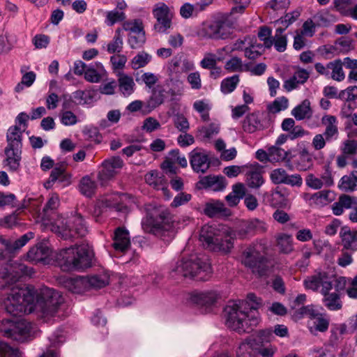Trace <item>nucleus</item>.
I'll use <instances>...</instances> for the list:
<instances>
[{
	"instance_id": "nucleus-52",
	"label": "nucleus",
	"mask_w": 357,
	"mask_h": 357,
	"mask_svg": "<svg viewBox=\"0 0 357 357\" xmlns=\"http://www.w3.org/2000/svg\"><path fill=\"white\" fill-rule=\"evenodd\" d=\"M220 131V124L211 123L198 128L199 135L204 139H209L217 135Z\"/></svg>"
},
{
	"instance_id": "nucleus-11",
	"label": "nucleus",
	"mask_w": 357,
	"mask_h": 357,
	"mask_svg": "<svg viewBox=\"0 0 357 357\" xmlns=\"http://www.w3.org/2000/svg\"><path fill=\"white\" fill-rule=\"evenodd\" d=\"M153 15L157 20L154 25L155 31L164 33L170 28L172 13L167 4L163 2L156 3L153 9Z\"/></svg>"
},
{
	"instance_id": "nucleus-2",
	"label": "nucleus",
	"mask_w": 357,
	"mask_h": 357,
	"mask_svg": "<svg viewBox=\"0 0 357 357\" xmlns=\"http://www.w3.org/2000/svg\"><path fill=\"white\" fill-rule=\"evenodd\" d=\"M91 247H66L52 250L51 247H31L26 254L28 261L44 264H56L64 271L90 267L94 260Z\"/></svg>"
},
{
	"instance_id": "nucleus-53",
	"label": "nucleus",
	"mask_w": 357,
	"mask_h": 357,
	"mask_svg": "<svg viewBox=\"0 0 357 357\" xmlns=\"http://www.w3.org/2000/svg\"><path fill=\"white\" fill-rule=\"evenodd\" d=\"M127 60L126 56L123 54H117L110 57L112 70L116 75L119 73H124L123 70L125 68Z\"/></svg>"
},
{
	"instance_id": "nucleus-40",
	"label": "nucleus",
	"mask_w": 357,
	"mask_h": 357,
	"mask_svg": "<svg viewBox=\"0 0 357 357\" xmlns=\"http://www.w3.org/2000/svg\"><path fill=\"white\" fill-rule=\"evenodd\" d=\"M266 48L262 43H258L255 37H252V43L245 49V57L249 59H256L261 56Z\"/></svg>"
},
{
	"instance_id": "nucleus-28",
	"label": "nucleus",
	"mask_w": 357,
	"mask_h": 357,
	"mask_svg": "<svg viewBox=\"0 0 357 357\" xmlns=\"http://www.w3.org/2000/svg\"><path fill=\"white\" fill-rule=\"evenodd\" d=\"M50 345L40 357H58V348L65 342L62 331H56L49 337Z\"/></svg>"
},
{
	"instance_id": "nucleus-32",
	"label": "nucleus",
	"mask_w": 357,
	"mask_h": 357,
	"mask_svg": "<svg viewBox=\"0 0 357 357\" xmlns=\"http://www.w3.org/2000/svg\"><path fill=\"white\" fill-rule=\"evenodd\" d=\"M331 291L327 290L324 292H321L324 296L322 302L329 310L337 311L342 307L340 293L336 291L330 292Z\"/></svg>"
},
{
	"instance_id": "nucleus-29",
	"label": "nucleus",
	"mask_w": 357,
	"mask_h": 357,
	"mask_svg": "<svg viewBox=\"0 0 357 357\" xmlns=\"http://www.w3.org/2000/svg\"><path fill=\"white\" fill-rule=\"evenodd\" d=\"M357 204V197L348 195H342L338 200L334 202L331 206L333 213L335 215H341L344 209H349Z\"/></svg>"
},
{
	"instance_id": "nucleus-56",
	"label": "nucleus",
	"mask_w": 357,
	"mask_h": 357,
	"mask_svg": "<svg viewBox=\"0 0 357 357\" xmlns=\"http://www.w3.org/2000/svg\"><path fill=\"white\" fill-rule=\"evenodd\" d=\"M340 236L344 245H351L357 243V231L351 230L347 227H343L340 231Z\"/></svg>"
},
{
	"instance_id": "nucleus-20",
	"label": "nucleus",
	"mask_w": 357,
	"mask_h": 357,
	"mask_svg": "<svg viewBox=\"0 0 357 357\" xmlns=\"http://www.w3.org/2000/svg\"><path fill=\"white\" fill-rule=\"evenodd\" d=\"M334 193L331 190H321L312 195H305L304 199L313 207H322L334 200Z\"/></svg>"
},
{
	"instance_id": "nucleus-1",
	"label": "nucleus",
	"mask_w": 357,
	"mask_h": 357,
	"mask_svg": "<svg viewBox=\"0 0 357 357\" xmlns=\"http://www.w3.org/2000/svg\"><path fill=\"white\" fill-rule=\"evenodd\" d=\"M64 302L62 295L57 291L43 287L35 290L31 287L12 286L3 300L6 312L14 316L36 312L45 321L58 317Z\"/></svg>"
},
{
	"instance_id": "nucleus-54",
	"label": "nucleus",
	"mask_w": 357,
	"mask_h": 357,
	"mask_svg": "<svg viewBox=\"0 0 357 357\" xmlns=\"http://www.w3.org/2000/svg\"><path fill=\"white\" fill-rule=\"evenodd\" d=\"M347 326L344 324H335L331 328L329 341L332 345L337 344L341 340L342 335L345 333Z\"/></svg>"
},
{
	"instance_id": "nucleus-16",
	"label": "nucleus",
	"mask_w": 357,
	"mask_h": 357,
	"mask_svg": "<svg viewBox=\"0 0 357 357\" xmlns=\"http://www.w3.org/2000/svg\"><path fill=\"white\" fill-rule=\"evenodd\" d=\"M293 158L294 163L298 171H307L313 167L312 153L305 146H299L297 153Z\"/></svg>"
},
{
	"instance_id": "nucleus-15",
	"label": "nucleus",
	"mask_w": 357,
	"mask_h": 357,
	"mask_svg": "<svg viewBox=\"0 0 357 357\" xmlns=\"http://www.w3.org/2000/svg\"><path fill=\"white\" fill-rule=\"evenodd\" d=\"M190 163L192 169L197 173H204L210 167L208 154L199 149H195L190 153Z\"/></svg>"
},
{
	"instance_id": "nucleus-27",
	"label": "nucleus",
	"mask_w": 357,
	"mask_h": 357,
	"mask_svg": "<svg viewBox=\"0 0 357 357\" xmlns=\"http://www.w3.org/2000/svg\"><path fill=\"white\" fill-rule=\"evenodd\" d=\"M264 125L259 112L248 114L242 121V128L244 132L254 133L264 129Z\"/></svg>"
},
{
	"instance_id": "nucleus-42",
	"label": "nucleus",
	"mask_w": 357,
	"mask_h": 357,
	"mask_svg": "<svg viewBox=\"0 0 357 357\" xmlns=\"http://www.w3.org/2000/svg\"><path fill=\"white\" fill-rule=\"evenodd\" d=\"M263 197L264 200L273 207H282L286 204L285 196L278 190H273L271 192H266Z\"/></svg>"
},
{
	"instance_id": "nucleus-41",
	"label": "nucleus",
	"mask_w": 357,
	"mask_h": 357,
	"mask_svg": "<svg viewBox=\"0 0 357 357\" xmlns=\"http://www.w3.org/2000/svg\"><path fill=\"white\" fill-rule=\"evenodd\" d=\"M113 257L122 259V263H128L135 258V252L131 247H114V250L109 252Z\"/></svg>"
},
{
	"instance_id": "nucleus-13",
	"label": "nucleus",
	"mask_w": 357,
	"mask_h": 357,
	"mask_svg": "<svg viewBox=\"0 0 357 357\" xmlns=\"http://www.w3.org/2000/svg\"><path fill=\"white\" fill-rule=\"evenodd\" d=\"M270 179L275 185L286 184L291 186L300 187L303 184V179L300 174H288L283 168H276L270 173Z\"/></svg>"
},
{
	"instance_id": "nucleus-4",
	"label": "nucleus",
	"mask_w": 357,
	"mask_h": 357,
	"mask_svg": "<svg viewBox=\"0 0 357 357\" xmlns=\"http://www.w3.org/2000/svg\"><path fill=\"white\" fill-rule=\"evenodd\" d=\"M212 274L213 269L209 258L200 253L183 257L175 264L170 272L171 277L174 279L186 278L202 281L209 280Z\"/></svg>"
},
{
	"instance_id": "nucleus-8",
	"label": "nucleus",
	"mask_w": 357,
	"mask_h": 357,
	"mask_svg": "<svg viewBox=\"0 0 357 357\" xmlns=\"http://www.w3.org/2000/svg\"><path fill=\"white\" fill-rule=\"evenodd\" d=\"M8 266L0 268V289L6 288L24 276L31 277L34 274L33 268L22 263L15 261Z\"/></svg>"
},
{
	"instance_id": "nucleus-24",
	"label": "nucleus",
	"mask_w": 357,
	"mask_h": 357,
	"mask_svg": "<svg viewBox=\"0 0 357 357\" xmlns=\"http://www.w3.org/2000/svg\"><path fill=\"white\" fill-rule=\"evenodd\" d=\"M321 123L325 126L324 135L326 140L331 142L333 139H337L339 130H338V121L336 116L329 114L324 115L321 118Z\"/></svg>"
},
{
	"instance_id": "nucleus-25",
	"label": "nucleus",
	"mask_w": 357,
	"mask_h": 357,
	"mask_svg": "<svg viewBox=\"0 0 357 357\" xmlns=\"http://www.w3.org/2000/svg\"><path fill=\"white\" fill-rule=\"evenodd\" d=\"M309 77L310 73L307 70L299 68L291 77L284 82L283 87L287 91L290 92L297 89L300 84L305 83Z\"/></svg>"
},
{
	"instance_id": "nucleus-18",
	"label": "nucleus",
	"mask_w": 357,
	"mask_h": 357,
	"mask_svg": "<svg viewBox=\"0 0 357 357\" xmlns=\"http://www.w3.org/2000/svg\"><path fill=\"white\" fill-rule=\"evenodd\" d=\"M150 231L160 236L165 243H169L176 235L173 223L165 219L161 222L154 224Z\"/></svg>"
},
{
	"instance_id": "nucleus-64",
	"label": "nucleus",
	"mask_w": 357,
	"mask_h": 357,
	"mask_svg": "<svg viewBox=\"0 0 357 357\" xmlns=\"http://www.w3.org/2000/svg\"><path fill=\"white\" fill-rule=\"evenodd\" d=\"M0 357H21L17 349L10 347L7 343L0 342Z\"/></svg>"
},
{
	"instance_id": "nucleus-30",
	"label": "nucleus",
	"mask_w": 357,
	"mask_h": 357,
	"mask_svg": "<svg viewBox=\"0 0 357 357\" xmlns=\"http://www.w3.org/2000/svg\"><path fill=\"white\" fill-rule=\"evenodd\" d=\"M257 341L250 338L243 341L236 351V357H257Z\"/></svg>"
},
{
	"instance_id": "nucleus-57",
	"label": "nucleus",
	"mask_w": 357,
	"mask_h": 357,
	"mask_svg": "<svg viewBox=\"0 0 357 357\" xmlns=\"http://www.w3.org/2000/svg\"><path fill=\"white\" fill-rule=\"evenodd\" d=\"M151 60V56L145 52H141L131 60L132 68L135 70L146 66Z\"/></svg>"
},
{
	"instance_id": "nucleus-58",
	"label": "nucleus",
	"mask_w": 357,
	"mask_h": 357,
	"mask_svg": "<svg viewBox=\"0 0 357 357\" xmlns=\"http://www.w3.org/2000/svg\"><path fill=\"white\" fill-rule=\"evenodd\" d=\"M59 118L65 126H73L79 122L78 117L70 110H61Z\"/></svg>"
},
{
	"instance_id": "nucleus-50",
	"label": "nucleus",
	"mask_w": 357,
	"mask_h": 357,
	"mask_svg": "<svg viewBox=\"0 0 357 357\" xmlns=\"http://www.w3.org/2000/svg\"><path fill=\"white\" fill-rule=\"evenodd\" d=\"M123 29L129 32V36L145 31L143 22L140 19L125 21L123 23Z\"/></svg>"
},
{
	"instance_id": "nucleus-33",
	"label": "nucleus",
	"mask_w": 357,
	"mask_h": 357,
	"mask_svg": "<svg viewBox=\"0 0 357 357\" xmlns=\"http://www.w3.org/2000/svg\"><path fill=\"white\" fill-rule=\"evenodd\" d=\"M204 213L209 218H213L218 214L230 215V211L227 208L223 202L219 200H212L206 203Z\"/></svg>"
},
{
	"instance_id": "nucleus-7",
	"label": "nucleus",
	"mask_w": 357,
	"mask_h": 357,
	"mask_svg": "<svg viewBox=\"0 0 357 357\" xmlns=\"http://www.w3.org/2000/svg\"><path fill=\"white\" fill-rule=\"evenodd\" d=\"M240 261L259 276L267 275L272 266L271 261L256 250L255 247H247L240 256Z\"/></svg>"
},
{
	"instance_id": "nucleus-35",
	"label": "nucleus",
	"mask_w": 357,
	"mask_h": 357,
	"mask_svg": "<svg viewBox=\"0 0 357 357\" xmlns=\"http://www.w3.org/2000/svg\"><path fill=\"white\" fill-rule=\"evenodd\" d=\"M245 181L249 188L255 189L259 188L264 183L261 171L253 167H250L247 171Z\"/></svg>"
},
{
	"instance_id": "nucleus-9",
	"label": "nucleus",
	"mask_w": 357,
	"mask_h": 357,
	"mask_svg": "<svg viewBox=\"0 0 357 357\" xmlns=\"http://www.w3.org/2000/svg\"><path fill=\"white\" fill-rule=\"evenodd\" d=\"M220 299V293L215 289L193 291L190 296V302L204 309L206 312H209L215 307Z\"/></svg>"
},
{
	"instance_id": "nucleus-48",
	"label": "nucleus",
	"mask_w": 357,
	"mask_h": 357,
	"mask_svg": "<svg viewBox=\"0 0 357 357\" xmlns=\"http://www.w3.org/2000/svg\"><path fill=\"white\" fill-rule=\"evenodd\" d=\"M240 82L238 75H234L223 79L220 83V91L223 94H229L233 92Z\"/></svg>"
},
{
	"instance_id": "nucleus-49",
	"label": "nucleus",
	"mask_w": 357,
	"mask_h": 357,
	"mask_svg": "<svg viewBox=\"0 0 357 357\" xmlns=\"http://www.w3.org/2000/svg\"><path fill=\"white\" fill-rule=\"evenodd\" d=\"M331 70L329 77L337 82H342L345 78V74L342 68V60L336 59L330 62Z\"/></svg>"
},
{
	"instance_id": "nucleus-63",
	"label": "nucleus",
	"mask_w": 357,
	"mask_h": 357,
	"mask_svg": "<svg viewBox=\"0 0 357 357\" xmlns=\"http://www.w3.org/2000/svg\"><path fill=\"white\" fill-rule=\"evenodd\" d=\"M356 249L352 247H344L342 250V254L337 259V263L340 266L345 267L352 263V254Z\"/></svg>"
},
{
	"instance_id": "nucleus-31",
	"label": "nucleus",
	"mask_w": 357,
	"mask_h": 357,
	"mask_svg": "<svg viewBox=\"0 0 357 357\" xmlns=\"http://www.w3.org/2000/svg\"><path fill=\"white\" fill-rule=\"evenodd\" d=\"M116 76L121 93L124 96H129L132 94L135 90V83L133 77L125 73H119Z\"/></svg>"
},
{
	"instance_id": "nucleus-10",
	"label": "nucleus",
	"mask_w": 357,
	"mask_h": 357,
	"mask_svg": "<svg viewBox=\"0 0 357 357\" xmlns=\"http://www.w3.org/2000/svg\"><path fill=\"white\" fill-rule=\"evenodd\" d=\"M5 333L17 341L24 342L35 335L33 325L31 322L20 319L13 322L10 327L5 331Z\"/></svg>"
},
{
	"instance_id": "nucleus-39",
	"label": "nucleus",
	"mask_w": 357,
	"mask_h": 357,
	"mask_svg": "<svg viewBox=\"0 0 357 357\" xmlns=\"http://www.w3.org/2000/svg\"><path fill=\"white\" fill-rule=\"evenodd\" d=\"M88 281L89 290L91 289H100L109 284V276L107 273H104L98 275H93L86 276Z\"/></svg>"
},
{
	"instance_id": "nucleus-37",
	"label": "nucleus",
	"mask_w": 357,
	"mask_h": 357,
	"mask_svg": "<svg viewBox=\"0 0 357 357\" xmlns=\"http://www.w3.org/2000/svg\"><path fill=\"white\" fill-rule=\"evenodd\" d=\"M338 187L344 192L357 190V171H352L349 174L343 176L339 181Z\"/></svg>"
},
{
	"instance_id": "nucleus-6",
	"label": "nucleus",
	"mask_w": 357,
	"mask_h": 357,
	"mask_svg": "<svg viewBox=\"0 0 357 357\" xmlns=\"http://www.w3.org/2000/svg\"><path fill=\"white\" fill-rule=\"evenodd\" d=\"M52 230L64 240H71L85 236L88 232L86 223L79 214L68 219L59 216L52 225Z\"/></svg>"
},
{
	"instance_id": "nucleus-21",
	"label": "nucleus",
	"mask_w": 357,
	"mask_h": 357,
	"mask_svg": "<svg viewBox=\"0 0 357 357\" xmlns=\"http://www.w3.org/2000/svg\"><path fill=\"white\" fill-rule=\"evenodd\" d=\"M5 158L3 160V167L9 172H17L20 169L22 150L5 149Z\"/></svg>"
},
{
	"instance_id": "nucleus-46",
	"label": "nucleus",
	"mask_w": 357,
	"mask_h": 357,
	"mask_svg": "<svg viewBox=\"0 0 357 357\" xmlns=\"http://www.w3.org/2000/svg\"><path fill=\"white\" fill-rule=\"evenodd\" d=\"M79 188L82 195L90 197L94 195L97 189V184L89 176H86L81 179Z\"/></svg>"
},
{
	"instance_id": "nucleus-23",
	"label": "nucleus",
	"mask_w": 357,
	"mask_h": 357,
	"mask_svg": "<svg viewBox=\"0 0 357 357\" xmlns=\"http://www.w3.org/2000/svg\"><path fill=\"white\" fill-rule=\"evenodd\" d=\"M24 130L17 125L10 126L6 134L7 146L5 149L22 150Z\"/></svg>"
},
{
	"instance_id": "nucleus-17",
	"label": "nucleus",
	"mask_w": 357,
	"mask_h": 357,
	"mask_svg": "<svg viewBox=\"0 0 357 357\" xmlns=\"http://www.w3.org/2000/svg\"><path fill=\"white\" fill-rule=\"evenodd\" d=\"M128 195L116 192L104 197L102 202L107 207L114 208L117 211L126 213L128 212Z\"/></svg>"
},
{
	"instance_id": "nucleus-12",
	"label": "nucleus",
	"mask_w": 357,
	"mask_h": 357,
	"mask_svg": "<svg viewBox=\"0 0 357 357\" xmlns=\"http://www.w3.org/2000/svg\"><path fill=\"white\" fill-rule=\"evenodd\" d=\"M304 286L307 289L317 291L321 287L320 292L332 290L331 278L325 272H316L314 275L307 277L303 281Z\"/></svg>"
},
{
	"instance_id": "nucleus-19",
	"label": "nucleus",
	"mask_w": 357,
	"mask_h": 357,
	"mask_svg": "<svg viewBox=\"0 0 357 357\" xmlns=\"http://www.w3.org/2000/svg\"><path fill=\"white\" fill-rule=\"evenodd\" d=\"M61 282L66 289L74 294H82L89 291L86 276L63 278L61 279Z\"/></svg>"
},
{
	"instance_id": "nucleus-47",
	"label": "nucleus",
	"mask_w": 357,
	"mask_h": 357,
	"mask_svg": "<svg viewBox=\"0 0 357 357\" xmlns=\"http://www.w3.org/2000/svg\"><path fill=\"white\" fill-rule=\"evenodd\" d=\"M145 181L146 183L156 189L162 188L164 192L167 190V189L163 187L165 183V177L158 171H151L148 172L145 175Z\"/></svg>"
},
{
	"instance_id": "nucleus-55",
	"label": "nucleus",
	"mask_w": 357,
	"mask_h": 357,
	"mask_svg": "<svg viewBox=\"0 0 357 357\" xmlns=\"http://www.w3.org/2000/svg\"><path fill=\"white\" fill-rule=\"evenodd\" d=\"M284 29L278 28L275 31V35L273 40V44L275 50L278 52H283L287 49V40L286 36L282 35Z\"/></svg>"
},
{
	"instance_id": "nucleus-3",
	"label": "nucleus",
	"mask_w": 357,
	"mask_h": 357,
	"mask_svg": "<svg viewBox=\"0 0 357 357\" xmlns=\"http://www.w3.org/2000/svg\"><path fill=\"white\" fill-rule=\"evenodd\" d=\"M258 298L249 294L246 300L229 301L224 309L226 325L239 333L248 332L259 324Z\"/></svg>"
},
{
	"instance_id": "nucleus-5",
	"label": "nucleus",
	"mask_w": 357,
	"mask_h": 357,
	"mask_svg": "<svg viewBox=\"0 0 357 357\" xmlns=\"http://www.w3.org/2000/svg\"><path fill=\"white\" fill-rule=\"evenodd\" d=\"M236 18L229 13H220L213 20L201 24L197 35L202 39L225 40L233 33Z\"/></svg>"
},
{
	"instance_id": "nucleus-22",
	"label": "nucleus",
	"mask_w": 357,
	"mask_h": 357,
	"mask_svg": "<svg viewBox=\"0 0 357 357\" xmlns=\"http://www.w3.org/2000/svg\"><path fill=\"white\" fill-rule=\"evenodd\" d=\"M151 89V94L146 100V107L147 112H152L153 109L162 105L168 93V91L161 85H157Z\"/></svg>"
},
{
	"instance_id": "nucleus-62",
	"label": "nucleus",
	"mask_w": 357,
	"mask_h": 357,
	"mask_svg": "<svg viewBox=\"0 0 357 357\" xmlns=\"http://www.w3.org/2000/svg\"><path fill=\"white\" fill-rule=\"evenodd\" d=\"M289 100L286 97L282 96L276 98L269 106L268 110L272 113H278L287 109Z\"/></svg>"
},
{
	"instance_id": "nucleus-61",
	"label": "nucleus",
	"mask_w": 357,
	"mask_h": 357,
	"mask_svg": "<svg viewBox=\"0 0 357 357\" xmlns=\"http://www.w3.org/2000/svg\"><path fill=\"white\" fill-rule=\"evenodd\" d=\"M269 161L271 162H280L284 160L287 155V152L278 146H272L268 148Z\"/></svg>"
},
{
	"instance_id": "nucleus-59",
	"label": "nucleus",
	"mask_w": 357,
	"mask_h": 357,
	"mask_svg": "<svg viewBox=\"0 0 357 357\" xmlns=\"http://www.w3.org/2000/svg\"><path fill=\"white\" fill-rule=\"evenodd\" d=\"M222 60V57L217 56L216 54L213 53L206 52L204 58L200 61V66L204 69L210 70L217 65L218 61H220Z\"/></svg>"
},
{
	"instance_id": "nucleus-60",
	"label": "nucleus",
	"mask_w": 357,
	"mask_h": 357,
	"mask_svg": "<svg viewBox=\"0 0 357 357\" xmlns=\"http://www.w3.org/2000/svg\"><path fill=\"white\" fill-rule=\"evenodd\" d=\"M59 202V196L56 194H52L43 208V218L48 220L50 213L58 208Z\"/></svg>"
},
{
	"instance_id": "nucleus-44",
	"label": "nucleus",
	"mask_w": 357,
	"mask_h": 357,
	"mask_svg": "<svg viewBox=\"0 0 357 357\" xmlns=\"http://www.w3.org/2000/svg\"><path fill=\"white\" fill-rule=\"evenodd\" d=\"M112 238L114 243L112 245H130L131 244L129 231L123 227L116 228Z\"/></svg>"
},
{
	"instance_id": "nucleus-34",
	"label": "nucleus",
	"mask_w": 357,
	"mask_h": 357,
	"mask_svg": "<svg viewBox=\"0 0 357 357\" xmlns=\"http://www.w3.org/2000/svg\"><path fill=\"white\" fill-rule=\"evenodd\" d=\"M105 72L103 65L100 62H96L94 65L87 66L84 77L90 83H98L102 79V74Z\"/></svg>"
},
{
	"instance_id": "nucleus-36",
	"label": "nucleus",
	"mask_w": 357,
	"mask_h": 357,
	"mask_svg": "<svg viewBox=\"0 0 357 357\" xmlns=\"http://www.w3.org/2000/svg\"><path fill=\"white\" fill-rule=\"evenodd\" d=\"M291 114L298 121L310 119L312 114V110L310 107V100L305 99L302 101L301 104L296 106L291 110Z\"/></svg>"
},
{
	"instance_id": "nucleus-26",
	"label": "nucleus",
	"mask_w": 357,
	"mask_h": 357,
	"mask_svg": "<svg viewBox=\"0 0 357 357\" xmlns=\"http://www.w3.org/2000/svg\"><path fill=\"white\" fill-rule=\"evenodd\" d=\"M225 178L219 176H206L202 177L197 183L199 188L210 189L213 191H221L226 187Z\"/></svg>"
},
{
	"instance_id": "nucleus-38",
	"label": "nucleus",
	"mask_w": 357,
	"mask_h": 357,
	"mask_svg": "<svg viewBox=\"0 0 357 357\" xmlns=\"http://www.w3.org/2000/svg\"><path fill=\"white\" fill-rule=\"evenodd\" d=\"M329 324V319L325 314H321L308 323V328L312 333H324L328 330Z\"/></svg>"
},
{
	"instance_id": "nucleus-51",
	"label": "nucleus",
	"mask_w": 357,
	"mask_h": 357,
	"mask_svg": "<svg viewBox=\"0 0 357 357\" xmlns=\"http://www.w3.org/2000/svg\"><path fill=\"white\" fill-rule=\"evenodd\" d=\"M193 108L200 114L201 119L203 121H209V111L211 109V105L207 100H196L193 103Z\"/></svg>"
},
{
	"instance_id": "nucleus-45",
	"label": "nucleus",
	"mask_w": 357,
	"mask_h": 357,
	"mask_svg": "<svg viewBox=\"0 0 357 357\" xmlns=\"http://www.w3.org/2000/svg\"><path fill=\"white\" fill-rule=\"evenodd\" d=\"M94 96L93 90H78L73 93V98L77 105H89L93 102Z\"/></svg>"
},
{
	"instance_id": "nucleus-43",
	"label": "nucleus",
	"mask_w": 357,
	"mask_h": 357,
	"mask_svg": "<svg viewBox=\"0 0 357 357\" xmlns=\"http://www.w3.org/2000/svg\"><path fill=\"white\" fill-rule=\"evenodd\" d=\"M224 67L229 73H241L249 70L248 66L244 64L242 59L238 56H233L227 61Z\"/></svg>"
},
{
	"instance_id": "nucleus-14",
	"label": "nucleus",
	"mask_w": 357,
	"mask_h": 357,
	"mask_svg": "<svg viewBox=\"0 0 357 357\" xmlns=\"http://www.w3.org/2000/svg\"><path fill=\"white\" fill-rule=\"evenodd\" d=\"M123 162L119 156L112 157L105 160L102 164V168L98 172V178L106 181L112 178L123 167Z\"/></svg>"
}]
</instances>
